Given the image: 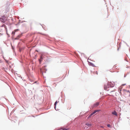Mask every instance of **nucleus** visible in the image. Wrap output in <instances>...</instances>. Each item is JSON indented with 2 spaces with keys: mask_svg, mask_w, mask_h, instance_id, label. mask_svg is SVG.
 <instances>
[{
  "mask_svg": "<svg viewBox=\"0 0 130 130\" xmlns=\"http://www.w3.org/2000/svg\"><path fill=\"white\" fill-rule=\"evenodd\" d=\"M112 114L116 116H117V112L115 111L113 112H112Z\"/></svg>",
  "mask_w": 130,
  "mask_h": 130,
  "instance_id": "obj_5",
  "label": "nucleus"
},
{
  "mask_svg": "<svg viewBox=\"0 0 130 130\" xmlns=\"http://www.w3.org/2000/svg\"><path fill=\"white\" fill-rule=\"evenodd\" d=\"M18 30H19V29H15V30H14V31H15V32L17 31H18Z\"/></svg>",
  "mask_w": 130,
  "mask_h": 130,
  "instance_id": "obj_10",
  "label": "nucleus"
},
{
  "mask_svg": "<svg viewBox=\"0 0 130 130\" xmlns=\"http://www.w3.org/2000/svg\"><path fill=\"white\" fill-rule=\"evenodd\" d=\"M57 101H56V102H55V104H54V105H55V107H56V104H57Z\"/></svg>",
  "mask_w": 130,
  "mask_h": 130,
  "instance_id": "obj_8",
  "label": "nucleus"
},
{
  "mask_svg": "<svg viewBox=\"0 0 130 130\" xmlns=\"http://www.w3.org/2000/svg\"><path fill=\"white\" fill-rule=\"evenodd\" d=\"M109 86L108 85V84H105L104 87V89L105 90H106L108 91L109 90Z\"/></svg>",
  "mask_w": 130,
  "mask_h": 130,
  "instance_id": "obj_3",
  "label": "nucleus"
},
{
  "mask_svg": "<svg viewBox=\"0 0 130 130\" xmlns=\"http://www.w3.org/2000/svg\"><path fill=\"white\" fill-rule=\"evenodd\" d=\"M99 102H97L94 103L93 106V107L94 108L97 106L99 105Z\"/></svg>",
  "mask_w": 130,
  "mask_h": 130,
  "instance_id": "obj_4",
  "label": "nucleus"
},
{
  "mask_svg": "<svg viewBox=\"0 0 130 130\" xmlns=\"http://www.w3.org/2000/svg\"><path fill=\"white\" fill-rule=\"evenodd\" d=\"M100 111V110H94L92 113L89 116L88 118H90L91 117L92 115L95 113L96 112L99 111Z\"/></svg>",
  "mask_w": 130,
  "mask_h": 130,
  "instance_id": "obj_2",
  "label": "nucleus"
},
{
  "mask_svg": "<svg viewBox=\"0 0 130 130\" xmlns=\"http://www.w3.org/2000/svg\"><path fill=\"white\" fill-rule=\"evenodd\" d=\"M107 126L108 127H110V125L109 124H108L107 125Z\"/></svg>",
  "mask_w": 130,
  "mask_h": 130,
  "instance_id": "obj_9",
  "label": "nucleus"
},
{
  "mask_svg": "<svg viewBox=\"0 0 130 130\" xmlns=\"http://www.w3.org/2000/svg\"><path fill=\"white\" fill-rule=\"evenodd\" d=\"M61 129L63 130H68V129H67L65 128H63V127H61Z\"/></svg>",
  "mask_w": 130,
  "mask_h": 130,
  "instance_id": "obj_7",
  "label": "nucleus"
},
{
  "mask_svg": "<svg viewBox=\"0 0 130 130\" xmlns=\"http://www.w3.org/2000/svg\"><path fill=\"white\" fill-rule=\"evenodd\" d=\"M95 73L96 74H98V73H97V72L96 71V72H94V74H95Z\"/></svg>",
  "mask_w": 130,
  "mask_h": 130,
  "instance_id": "obj_11",
  "label": "nucleus"
},
{
  "mask_svg": "<svg viewBox=\"0 0 130 130\" xmlns=\"http://www.w3.org/2000/svg\"><path fill=\"white\" fill-rule=\"evenodd\" d=\"M15 32H14L13 31L12 32V34H14Z\"/></svg>",
  "mask_w": 130,
  "mask_h": 130,
  "instance_id": "obj_12",
  "label": "nucleus"
},
{
  "mask_svg": "<svg viewBox=\"0 0 130 130\" xmlns=\"http://www.w3.org/2000/svg\"><path fill=\"white\" fill-rule=\"evenodd\" d=\"M43 55H42L40 57V59H39V61L40 62H41L42 61V60L43 59Z\"/></svg>",
  "mask_w": 130,
  "mask_h": 130,
  "instance_id": "obj_6",
  "label": "nucleus"
},
{
  "mask_svg": "<svg viewBox=\"0 0 130 130\" xmlns=\"http://www.w3.org/2000/svg\"><path fill=\"white\" fill-rule=\"evenodd\" d=\"M92 125V124L88 122L84 126V129H87L88 127L91 126Z\"/></svg>",
  "mask_w": 130,
  "mask_h": 130,
  "instance_id": "obj_1",
  "label": "nucleus"
}]
</instances>
